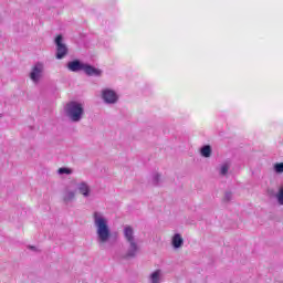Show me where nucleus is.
<instances>
[{"instance_id": "nucleus-1", "label": "nucleus", "mask_w": 283, "mask_h": 283, "mask_svg": "<svg viewBox=\"0 0 283 283\" xmlns=\"http://www.w3.org/2000/svg\"><path fill=\"white\" fill-rule=\"evenodd\" d=\"M93 220L98 244H106V242H109V238H112V230L109 229L107 218L103 213L95 211L93 213Z\"/></svg>"}, {"instance_id": "nucleus-2", "label": "nucleus", "mask_w": 283, "mask_h": 283, "mask_svg": "<svg viewBox=\"0 0 283 283\" xmlns=\"http://www.w3.org/2000/svg\"><path fill=\"white\" fill-rule=\"evenodd\" d=\"M124 238L126 242H128V249L126 253L123 255V260H134V258L138 255L140 247L136 242V237H134V228H132V226H126L124 228Z\"/></svg>"}, {"instance_id": "nucleus-3", "label": "nucleus", "mask_w": 283, "mask_h": 283, "mask_svg": "<svg viewBox=\"0 0 283 283\" xmlns=\"http://www.w3.org/2000/svg\"><path fill=\"white\" fill-rule=\"evenodd\" d=\"M64 114L72 120V123H81L85 115V108L83 107V104L72 101L65 105Z\"/></svg>"}, {"instance_id": "nucleus-4", "label": "nucleus", "mask_w": 283, "mask_h": 283, "mask_svg": "<svg viewBox=\"0 0 283 283\" xmlns=\"http://www.w3.org/2000/svg\"><path fill=\"white\" fill-rule=\"evenodd\" d=\"M56 54L55 57L61 61L67 56V46L63 43V35H57L55 38Z\"/></svg>"}, {"instance_id": "nucleus-5", "label": "nucleus", "mask_w": 283, "mask_h": 283, "mask_svg": "<svg viewBox=\"0 0 283 283\" xmlns=\"http://www.w3.org/2000/svg\"><path fill=\"white\" fill-rule=\"evenodd\" d=\"M43 70H45L43 63L36 62L29 74L31 81L34 83H39V81H41V77L43 76Z\"/></svg>"}, {"instance_id": "nucleus-6", "label": "nucleus", "mask_w": 283, "mask_h": 283, "mask_svg": "<svg viewBox=\"0 0 283 283\" xmlns=\"http://www.w3.org/2000/svg\"><path fill=\"white\" fill-rule=\"evenodd\" d=\"M102 98L107 105H114L118 103V94H116L115 91L111 88H104L102 91Z\"/></svg>"}, {"instance_id": "nucleus-7", "label": "nucleus", "mask_w": 283, "mask_h": 283, "mask_svg": "<svg viewBox=\"0 0 283 283\" xmlns=\"http://www.w3.org/2000/svg\"><path fill=\"white\" fill-rule=\"evenodd\" d=\"M66 67L70 72H81L85 70V63L81 62V60H73L66 64Z\"/></svg>"}, {"instance_id": "nucleus-8", "label": "nucleus", "mask_w": 283, "mask_h": 283, "mask_svg": "<svg viewBox=\"0 0 283 283\" xmlns=\"http://www.w3.org/2000/svg\"><path fill=\"white\" fill-rule=\"evenodd\" d=\"M84 73L86 76H101L103 74V71L101 69L94 67L93 65L85 64Z\"/></svg>"}, {"instance_id": "nucleus-9", "label": "nucleus", "mask_w": 283, "mask_h": 283, "mask_svg": "<svg viewBox=\"0 0 283 283\" xmlns=\"http://www.w3.org/2000/svg\"><path fill=\"white\" fill-rule=\"evenodd\" d=\"M78 192L84 196V198H90V193H92V189L87 182L82 181L77 185Z\"/></svg>"}, {"instance_id": "nucleus-10", "label": "nucleus", "mask_w": 283, "mask_h": 283, "mask_svg": "<svg viewBox=\"0 0 283 283\" xmlns=\"http://www.w3.org/2000/svg\"><path fill=\"white\" fill-rule=\"evenodd\" d=\"M74 198H76V191L70 190V188H65L64 195H63V202L65 205H70V202L74 201Z\"/></svg>"}, {"instance_id": "nucleus-11", "label": "nucleus", "mask_w": 283, "mask_h": 283, "mask_svg": "<svg viewBox=\"0 0 283 283\" xmlns=\"http://www.w3.org/2000/svg\"><path fill=\"white\" fill-rule=\"evenodd\" d=\"M171 244H172L174 249H180V247H182V244H185V240L182 239V235H180V233H176L172 237Z\"/></svg>"}, {"instance_id": "nucleus-12", "label": "nucleus", "mask_w": 283, "mask_h": 283, "mask_svg": "<svg viewBox=\"0 0 283 283\" xmlns=\"http://www.w3.org/2000/svg\"><path fill=\"white\" fill-rule=\"evenodd\" d=\"M200 154L202 158H211V154H213V150L211 149V145H203L200 148Z\"/></svg>"}, {"instance_id": "nucleus-13", "label": "nucleus", "mask_w": 283, "mask_h": 283, "mask_svg": "<svg viewBox=\"0 0 283 283\" xmlns=\"http://www.w3.org/2000/svg\"><path fill=\"white\" fill-rule=\"evenodd\" d=\"M160 275H163L161 270H156L150 274V283H160Z\"/></svg>"}, {"instance_id": "nucleus-14", "label": "nucleus", "mask_w": 283, "mask_h": 283, "mask_svg": "<svg viewBox=\"0 0 283 283\" xmlns=\"http://www.w3.org/2000/svg\"><path fill=\"white\" fill-rule=\"evenodd\" d=\"M151 182L154 187H158V185H160V174L154 172Z\"/></svg>"}, {"instance_id": "nucleus-15", "label": "nucleus", "mask_w": 283, "mask_h": 283, "mask_svg": "<svg viewBox=\"0 0 283 283\" xmlns=\"http://www.w3.org/2000/svg\"><path fill=\"white\" fill-rule=\"evenodd\" d=\"M57 174H59L60 176H63L64 174H65L66 176H70V175L72 174V169H70V168H67V167H62V168H59Z\"/></svg>"}, {"instance_id": "nucleus-16", "label": "nucleus", "mask_w": 283, "mask_h": 283, "mask_svg": "<svg viewBox=\"0 0 283 283\" xmlns=\"http://www.w3.org/2000/svg\"><path fill=\"white\" fill-rule=\"evenodd\" d=\"M276 200L279 205L283 206V186L279 189V192L276 193Z\"/></svg>"}, {"instance_id": "nucleus-17", "label": "nucleus", "mask_w": 283, "mask_h": 283, "mask_svg": "<svg viewBox=\"0 0 283 283\" xmlns=\"http://www.w3.org/2000/svg\"><path fill=\"white\" fill-rule=\"evenodd\" d=\"M275 174H283V163H276L273 167Z\"/></svg>"}, {"instance_id": "nucleus-18", "label": "nucleus", "mask_w": 283, "mask_h": 283, "mask_svg": "<svg viewBox=\"0 0 283 283\" xmlns=\"http://www.w3.org/2000/svg\"><path fill=\"white\" fill-rule=\"evenodd\" d=\"M227 174H229V164L226 163V164L221 165L220 175L227 176Z\"/></svg>"}, {"instance_id": "nucleus-19", "label": "nucleus", "mask_w": 283, "mask_h": 283, "mask_svg": "<svg viewBox=\"0 0 283 283\" xmlns=\"http://www.w3.org/2000/svg\"><path fill=\"white\" fill-rule=\"evenodd\" d=\"M231 200H233V192L232 191H226L224 197H223V201L224 202H231Z\"/></svg>"}, {"instance_id": "nucleus-20", "label": "nucleus", "mask_w": 283, "mask_h": 283, "mask_svg": "<svg viewBox=\"0 0 283 283\" xmlns=\"http://www.w3.org/2000/svg\"><path fill=\"white\" fill-rule=\"evenodd\" d=\"M29 249H30L31 251H39V250L36 249V247H34V245H29Z\"/></svg>"}]
</instances>
